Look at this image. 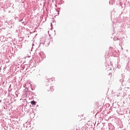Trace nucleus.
<instances>
[{
    "label": "nucleus",
    "instance_id": "obj_1",
    "mask_svg": "<svg viewBox=\"0 0 130 130\" xmlns=\"http://www.w3.org/2000/svg\"><path fill=\"white\" fill-rule=\"evenodd\" d=\"M95 107L96 108H99V103H95Z\"/></svg>",
    "mask_w": 130,
    "mask_h": 130
},
{
    "label": "nucleus",
    "instance_id": "obj_2",
    "mask_svg": "<svg viewBox=\"0 0 130 130\" xmlns=\"http://www.w3.org/2000/svg\"><path fill=\"white\" fill-rule=\"evenodd\" d=\"M32 105H36V102H31Z\"/></svg>",
    "mask_w": 130,
    "mask_h": 130
}]
</instances>
